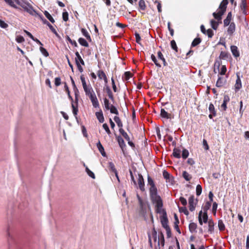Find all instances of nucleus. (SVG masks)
Returning <instances> with one entry per match:
<instances>
[{"mask_svg": "<svg viewBox=\"0 0 249 249\" xmlns=\"http://www.w3.org/2000/svg\"><path fill=\"white\" fill-rule=\"evenodd\" d=\"M104 102L105 107L106 108V109L107 110H109L110 107V106L109 105V100L107 98H105L104 99Z\"/></svg>", "mask_w": 249, "mask_h": 249, "instance_id": "nucleus-47", "label": "nucleus"}, {"mask_svg": "<svg viewBox=\"0 0 249 249\" xmlns=\"http://www.w3.org/2000/svg\"><path fill=\"white\" fill-rule=\"evenodd\" d=\"M218 227L220 231H223L225 229V224L222 220H218Z\"/></svg>", "mask_w": 249, "mask_h": 249, "instance_id": "nucleus-34", "label": "nucleus"}, {"mask_svg": "<svg viewBox=\"0 0 249 249\" xmlns=\"http://www.w3.org/2000/svg\"><path fill=\"white\" fill-rule=\"evenodd\" d=\"M86 172H87V174L90 177H91V178H95V175L91 171H90L89 168L88 167H86Z\"/></svg>", "mask_w": 249, "mask_h": 249, "instance_id": "nucleus-39", "label": "nucleus"}, {"mask_svg": "<svg viewBox=\"0 0 249 249\" xmlns=\"http://www.w3.org/2000/svg\"><path fill=\"white\" fill-rule=\"evenodd\" d=\"M211 205L212 203L211 202L207 201L206 202L205 205L203 208L204 213H207V211L210 209Z\"/></svg>", "mask_w": 249, "mask_h": 249, "instance_id": "nucleus-36", "label": "nucleus"}, {"mask_svg": "<svg viewBox=\"0 0 249 249\" xmlns=\"http://www.w3.org/2000/svg\"><path fill=\"white\" fill-rule=\"evenodd\" d=\"M188 202L190 211L191 212H193L195 210L197 202V199L195 201V196L193 195H192L189 197Z\"/></svg>", "mask_w": 249, "mask_h": 249, "instance_id": "nucleus-4", "label": "nucleus"}, {"mask_svg": "<svg viewBox=\"0 0 249 249\" xmlns=\"http://www.w3.org/2000/svg\"><path fill=\"white\" fill-rule=\"evenodd\" d=\"M43 22L44 24H46L49 27V28L52 31V32L54 31L55 29L46 19H45L43 20Z\"/></svg>", "mask_w": 249, "mask_h": 249, "instance_id": "nucleus-58", "label": "nucleus"}, {"mask_svg": "<svg viewBox=\"0 0 249 249\" xmlns=\"http://www.w3.org/2000/svg\"><path fill=\"white\" fill-rule=\"evenodd\" d=\"M162 175L164 178L166 179V182H167L168 179L171 176L170 174L166 170H164L163 171Z\"/></svg>", "mask_w": 249, "mask_h": 249, "instance_id": "nucleus-55", "label": "nucleus"}, {"mask_svg": "<svg viewBox=\"0 0 249 249\" xmlns=\"http://www.w3.org/2000/svg\"><path fill=\"white\" fill-rule=\"evenodd\" d=\"M163 215L160 217V221L162 226L163 228L165 229L169 227L168 225V220L167 217V213L166 211H162Z\"/></svg>", "mask_w": 249, "mask_h": 249, "instance_id": "nucleus-5", "label": "nucleus"}, {"mask_svg": "<svg viewBox=\"0 0 249 249\" xmlns=\"http://www.w3.org/2000/svg\"><path fill=\"white\" fill-rule=\"evenodd\" d=\"M95 115L100 123H103L104 122V117L101 109H100L99 111L96 112Z\"/></svg>", "mask_w": 249, "mask_h": 249, "instance_id": "nucleus-11", "label": "nucleus"}, {"mask_svg": "<svg viewBox=\"0 0 249 249\" xmlns=\"http://www.w3.org/2000/svg\"><path fill=\"white\" fill-rule=\"evenodd\" d=\"M104 89L107 92L109 98L112 101H114V97H113V93H112L110 88L108 86H107Z\"/></svg>", "mask_w": 249, "mask_h": 249, "instance_id": "nucleus-21", "label": "nucleus"}, {"mask_svg": "<svg viewBox=\"0 0 249 249\" xmlns=\"http://www.w3.org/2000/svg\"><path fill=\"white\" fill-rule=\"evenodd\" d=\"M202 193V187L200 185L198 184L196 187V194L197 196L201 195Z\"/></svg>", "mask_w": 249, "mask_h": 249, "instance_id": "nucleus-53", "label": "nucleus"}, {"mask_svg": "<svg viewBox=\"0 0 249 249\" xmlns=\"http://www.w3.org/2000/svg\"><path fill=\"white\" fill-rule=\"evenodd\" d=\"M209 110L211 113L213 114V115H216V112L214 109V107L212 103H211L209 107Z\"/></svg>", "mask_w": 249, "mask_h": 249, "instance_id": "nucleus-41", "label": "nucleus"}, {"mask_svg": "<svg viewBox=\"0 0 249 249\" xmlns=\"http://www.w3.org/2000/svg\"><path fill=\"white\" fill-rule=\"evenodd\" d=\"M89 97L90 98V100L91 102L97 100V98L96 97L95 92H93L92 94H90V95H89Z\"/></svg>", "mask_w": 249, "mask_h": 249, "instance_id": "nucleus-60", "label": "nucleus"}, {"mask_svg": "<svg viewBox=\"0 0 249 249\" xmlns=\"http://www.w3.org/2000/svg\"><path fill=\"white\" fill-rule=\"evenodd\" d=\"M196 228H197L196 224L195 223H194V222H192V223H190V224L189 225V231L191 233L196 232Z\"/></svg>", "mask_w": 249, "mask_h": 249, "instance_id": "nucleus-23", "label": "nucleus"}, {"mask_svg": "<svg viewBox=\"0 0 249 249\" xmlns=\"http://www.w3.org/2000/svg\"><path fill=\"white\" fill-rule=\"evenodd\" d=\"M153 203L155 204L156 207V212L159 213H162L163 214L162 211H165L164 209H162L163 207V202L162 200L160 199V205H159V201H154L152 202Z\"/></svg>", "mask_w": 249, "mask_h": 249, "instance_id": "nucleus-6", "label": "nucleus"}, {"mask_svg": "<svg viewBox=\"0 0 249 249\" xmlns=\"http://www.w3.org/2000/svg\"><path fill=\"white\" fill-rule=\"evenodd\" d=\"M76 104V103H75ZM77 104H76V106L74 105V104L73 103H71V107L72 108V113L73 115H74L75 119H76L77 121L78 122V118L77 117V113L78 111V107H77Z\"/></svg>", "mask_w": 249, "mask_h": 249, "instance_id": "nucleus-22", "label": "nucleus"}, {"mask_svg": "<svg viewBox=\"0 0 249 249\" xmlns=\"http://www.w3.org/2000/svg\"><path fill=\"white\" fill-rule=\"evenodd\" d=\"M139 5L141 10H144L145 9V2L143 0H140L139 2Z\"/></svg>", "mask_w": 249, "mask_h": 249, "instance_id": "nucleus-52", "label": "nucleus"}, {"mask_svg": "<svg viewBox=\"0 0 249 249\" xmlns=\"http://www.w3.org/2000/svg\"><path fill=\"white\" fill-rule=\"evenodd\" d=\"M16 40L18 43H22L24 41V38L22 36H17Z\"/></svg>", "mask_w": 249, "mask_h": 249, "instance_id": "nucleus-62", "label": "nucleus"}, {"mask_svg": "<svg viewBox=\"0 0 249 249\" xmlns=\"http://www.w3.org/2000/svg\"><path fill=\"white\" fill-rule=\"evenodd\" d=\"M235 30V24L234 22H231L229 24L227 32L229 35L231 36Z\"/></svg>", "mask_w": 249, "mask_h": 249, "instance_id": "nucleus-12", "label": "nucleus"}, {"mask_svg": "<svg viewBox=\"0 0 249 249\" xmlns=\"http://www.w3.org/2000/svg\"><path fill=\"white\" fill-rule=\"evenodd\" d=\"M201 42V38L199 37H196V38H195L193 40V41H192V44H191V47H196V46H197V45L200 44Z\"/></svg>", "mask_w": 249, "mask_h": 249, "instance_id": "nucleus-27", "label": "nucleus"}, {"mask_svg": "<svg viewBox=\"0 0 249 249\" xmlns=\"http://www.w3.org/2000/svg\"><path fill=\"white\" fill-rule=\"evenodd\" d=\"M63 20L67 21L69 19V14L67 12H64L62 14Z\"/></svg>", "mask_w": 249, "mask_h": 249, "instance_id": "nucleus-63", "label": "nucleus"}, {"mask_svg": "<svg viewBox=\"0 0 249 249\" xmlns=\"http://www.w3.org/2000/svg\"><path fill=\"white\" fill-rule=\"evenodd\" d=\"M228 3V0H223L219 5V9L220 10L217 12H214L213 14V17L218 20H221L222 16L226 10L227 5Z\"/></svg>", "mask_w": 249, "mask_h": 249, "instance_id": "nucleus-1", "label": "nucleus"}, {"mask_svg": "<svg viewBox=\"0 0 249 249\" xmlns=\"http://www.w3.org/2000/svg\"><path fill=\"white\" fill-rule=\"evenodd\" d=\"M231 52L232 53V55L235 57H237L239 56L240 53H239V51L238 50V48L237 46H234V45H231Z\"/></svg>", "mask_w": 249, "mask_h": 249, "instance_id": "nucleus-10", "label": "nucleus"}, {"mask_svg": "<svg viewBox=\"0 0 249 249\" xmlns=\"http://www.w3.org/2000/svg\"><path fill=\"white\" fill-rule=\"evenodd\" d=\"M84 90L86 93V95L89 96L90 94H92L93 92H94L92 87L91 86H86L83 88Z\"/></svg>", "mask_w": 249, "mask_h": 249, "instance_id": "nucleus-19", "label": "nucleus"}, {"mask_svg": "<svg viewBox=\"0 0 249 249\" xmlns=\"http://www.w3.org/2000/svg\"><path fill=\"white\" fill-rule=\"evenodd\" d=\"M81 32H82L83 35L84 36H85L88 40L91 41V38H90V35H89V34L86 30V29H85L84 28H82L81 29Z\"/></svg>", "mask_w": 249, "mask_h": 249, "instance_id": "nucleus-32", "label": "nucleus"}, {"mask_svg": "<svg viewBox=\"0 0 249 249\" xmlns=\"http://www.w3.org/2000/svg\"><path fill=\"white\" fill-rule=\"evenodd\" d=\"M226 83V79L221 77H219L216 83V86L218 88H220L225 85Z\"/></svg>", "mask_w": 249, "mask_h": 249, "instance_id": "nucleus-9", "label": "nucleus"}, {"mask_svg": "<svg viewBox=\"0 0 249 249\" xmlns=\"http://www.w3.org/2000/svg\"><path fill=\"white\" fill-rule=\"evenodd\" d=\"M138 185L140 189L143 192L145 190L144 179L142 176L141 174H138Z\"/></svg>", "mask_w": 249, "mask_h": 249, "instance_id": "nucleus-7", "label": "nucleus"}, {"mask_svg": "<svg viewBox=\"0 0 249 249\" xmlns=\"http://www.w3.org/2000/svg\"><path fill=\"white\" fill-rule=\"evenodd\" d=\"M21 7L24 10V11L27 12L30 15L35 16L38 15L37 13L34 9L32 5L27 1L25 0L24 2L23 3H21Z\"/></svg>", "mask_w": 249, "mask_h": 249, "instance_id": "nucleus-3", "label": "nucleus"}, {"mask_svg": "<svg viewBox=\"0 0 249 249\" xmlns=\"http://www.w3.org/2000/svg\"><path fill=\"white\" fill-rule=\"evenodd\" d=\"M40 51L42 53V54L45 57H47L49 56V53L46 50V49L41 46L39 48Z\"/></svg>", "mask_w": 249, "mask_h": 249, "instance_id": "nucleus-44", "label": "nucleus"}, {"mask_svg": "<svg viewBox=\"0 0 249 249\" xmlns=\"http://www.w3.org/2000/svg\"><path fill=\"white\" fill-rule=\"evenodd\" d=\"M208 232L212 233L214 230V223L212 219H209L208 221Z\"/></svg>", "mask_w": 249, "mask_h": 249, "instance_id": "nucleus-14", "label": "nucleus"}, {"mask_svg": "<svg viewBox=\"0 0 249 249\" xmlns=\"http://www.w3.org/2000/svg\"><path fill=\"white\" fill-rule=\"evenodd\" d=\"M158 57L159 59H160L162 61L163 64L164 66L167 65V63L166 62L165 59L164 58L161 52L160 51H159L158 52Z\"/></svg>", "mask_w": 249, "mask_h": 249, "instance_id": "nucleus-25", "label": "nucleus"}, {"mask_svg": "<svg viewBox=\"0 0 249 249\" xmlns=\"http://www.w3.org/2000/svg\"><path fill=\"white\" fill-rule=\"evenodd\" d=\"M160 116L165 119H169L171 118V114L166 111L165 108H161L160 109Z\"/></svg>", "mask_w": 249, "mask_h": 249, "instance_id": "nucleus-16", "label": "nucleus"}, {"mask_svg": "<svg viewBox=\"0 0 249 249\" xmlns=\"http://www.w3.org/2000/svg\"><path fill=\"white\" fill-rule=\"evenodd\" d=\"M210 23H211V25L212 28L213 30H216L218 27V25L217 22L216 21H215L214 20L212 19L210 21Z\"/></svg>", "mask_w": 249, "mask_h": 249, "instance_id": "nucleus-40", "label": "nucleus"}, {"mask_svg": "<svg viewBox=\"0 0 249 249\" xmlns=\"http://www.w3.org/2000/svg\"><path fill=\"white\" fill-rule=\"evenodd\" d=\"M114 120L118 126L120 128L123 127V124L120 119V118L117 116L114 117Z\"/></svg>", "mask_w": 249, "mask_h": 249, "instance_id": "nucleus-31", "label": "nucleus"}, {"mask_svg": "<svg viewBox=\"0 0 249 249\" xmlns=\"http://www.w3.org/2000/svg\"><path fill=\"white\" fill-rule=\"evenodd\" d=\"M202 213H203V212H202V210H201L199 212V213H198V219L199 223L200 225H203V222H202V216H203Z\"/></svg>", "mask_w": 249, "mask_h": 249, "instance_id": "nucleus-59", "label": "nucleus"}, {"mask_svg": "<svg viewBox=\"0 0 249 249\" xmlns=\"http://www.w3.org/2000/svg\"><path fill=\"white\" fill-rule=\"evenodd\" d=\"M66 39L68 40L71 45H74V47H77L78 46L77 43L75 40H72L71 39V38L68 36H66Z\"/></svg>", "mask_w": 249, "mask_h": 249, "instance_id": "nucleus-48", "label": "nucleus"}, {"mask_svg": "<svg viewBox=\"0 0 249 249\" xmlns=\"http://www.w3.org/2000/svg\"><path fill=\"white\" fill-rule=\"evenodd\" d=\"M152 236L154 238V240L155 242L158 241V236L157 235V232L156 231L155 228H153L152 231Z\"/></svg>", "mask_w": 249, "mask_h": 249, "instance_id": "nucleus-51", "label": "nucleus"}, {"mask_svg": "<svg viewBox=\"0 0 249 249\" xmlns=\"http://www.w3.org/2000/svg\"><path fill=\"white\" fill-rule=\"evenodd\" d=\"M189 151L186 149H183L182 152V157L184 159H186L189 156Z\"/></svg>", "mask_w": 249, "mask_h": 249, "instance_id": "nucleus-45", "label": "nucleus"}, {"mask_svg": "<svg viewBox=\"0 0 249 249\" xmlns=\"http://www.w3.org/2000/svg\"><path fill=\"white\" fill-rule=\"evenodd\" d=\"M124 80L128 81L132 76V74L130 71H126L124 73Z\"/></svg>", "mask_w": 249, "mask_h": 249, "instance_id": "nucleus-49", "label": "nucleus"}, {"mask_svg": "<svg viewBox=\"0 0 249 249\" xmlns=\"http://www.w3.org/2000/svg\"><path fill=\"white\" fill-rule=\"evenodd\" d=\"M147 181H148V184L150 185V187L151 186H155V183L154 182V181L152 179V178L150 177V176H148V178H147Z\"/></svg>", "mask_w": 249, "mask_h": 249, "instance_id": "nucleus-61", "label": "nucleus"}, {"mask_svg": "<svg viewBox=\"0 0 249 249\" xmlns=\"http://www.w3.org/2000/svg\"><path fill=\"white\" fill-rule=\"evenodd\" d=\"M229 54L224 51H221L219 55V59H227L229 58Z\"/></svg>", "mask_w": 249, "mask_h": 249, "instance_id": "nucleus-26", "label": "nucleus"}, {"mask_svg": "<svg viewBox=\"0 0 249 249\" xmlns=\"http://www.w3.org/2000/svg\"><path fill=\"white\" fill-rule=\"evenodd\" d=\"M236 76L237 79L235 84V89L236 91H237L242 88V82L239 73H236Z\"/></svg>", "mask_w": 249, "mask_h": 249, "instance_id": "nucleus-8", "label": "nucleus"}, {"mask_svg": "<svg viewBox=\"0 0 249 249\" xmlns=\"http://www.w3.org/2000/svg\"><path fill=\"white\" fill-rule=\"evenodd\" d=\"M179 211L180 213H183L186 215H188L189 213L185 207H180L178 206Z\"/></svg>", "mask_w": 249, "mask_h": 249, "instance_id": "nucleus-37", "label": "nucleus"}, {"mask_svg": "<svg viewBox=\"0 0 249 249\" xmlns=\"http://www.w3.org/2000/svg\"><path fill=\"white\" fill-rule=\"evenodd\" d=\"M119 131L126 141L129 140V137L122 128H119Z\"/></svg>", "mask_w": 249, "mask_h": 249, "instance_id": "nucleus-28", "label": "nucleus"}, {"mask_svg": "<svg viewBox=\"0 0 249 249\" xmlns=\"http://www.w3.org/2000/svg\"><path fill=\"white\" fill-rule=\"evenodd\" d=\"M44 14L45 17L52 23H53L55 21L50 14L47 11L44 12Z\"/></svg>", "mask_w": 249, "mask_h": 249, "instance_id": "nucleus-30", "label": "nucleus"}, {"mask_svg": "<svg viewBox=\"0 0 249 249\" xmlns=\"http://www.w3.org/2000/svg\"><path fill=\"white\" fill-rule=\"evenodd\" d=\"M54 84L56 87H58L61 84V79L60 77H56L54 80Z\"/></svg>", "mask_w": 249, "mask_h": 249, "instance_id": "nucleus-64", "label": "nucleus"}, {"mask_svg": "<svg viewBox=\"0 0 249 249\" xmlns=\"http://www.w3.org/2000/svg\"><path fill=\"white\" fill-rule=\"evenodd\" d=\"M180 150L177 148H175L173 150V155L174 157L179 159L181 157Z\"/></svg>", "mask_w": 249, "mask_h": 249, "instance_id": "nucleus-24", "label": "nucleus"}, {"mask_svg": "<svg viewBox=\"0 0 249 249\" xmlns=\"http://www.w3.org/2000/svg\"><path fill=\"white\" fill-rule=\"evenodd\" d=\"M98 76L100 79H106V75L103 71H99L98 72Z\"/></svg>", "mask_w": 249, "mask_h": 249, "instance_id": "nucleus-46", "label": "nucleus"}, {"mask_svg": "<svg viewBox=\"0 0 249 249\" xmlns=\"http://www.w3.org/2000/svg\"><path fill=\"white\" fill-rule=\"evenodd\" d=\"M108 168L109 170L113 173L116 172V171H117L115 167V165L112 162H108Z\"/></svg>", "mask_w": 249, "mask_h": 249, "instance_id": "nucleus-42", "label": "nucleus"}, {"mask_svg": "<svg viewBox=\"0 0 249 249\" xmlns=\"http://www.w3.org/2000/svg\"><path fill=\"white\" fill-rule=\"evenodd\" d=\"M171 48L175 50L176 52H178V47L177 46L176 43L174 40H172L171 41Z\"/></svg>", "mask_w": 249, "mask_h": 249, "instance_id": "nucleus-54", "label": "nucleus"}, {"mask_svg": "<svg viewBox=\"0 0 249 249\" xmlns=\"http://www.w3.org/2000/svg\"><path fill=\"white\" fill-rule=\"evenodd\" d=\"M227 71V68L225 65H222L221 67L219 74L221 75H224Z\"/></svg>", "mask_w": 249, "mask_h": 249, "instance_id": "nucleus-56", "label": "nucleus"}, {"mask_svg": "<svg viewBox=\"0 0 249 249\" xmlns=\"http://www.w3.org/2000/svg\"><path fill=\"white\" fill-rule=\"evenodd\" d=\"M97 148L98 149V150L99 151V152H100V153L102 155V156L106 157V152L105 151L104 148L103 146V145H102V144L101 143L100 141H99L97 143Z\"/></svg>", "mask_w": 249, "mask_h": 249, "instance_id": "nucleus-15", "label": "nucleus"}, {"mask_svg": "<svg viewBox=\"0 0 249 249\" xmlns=\"http://www.w3.org/2000/svg\"><path fill=\"white\" fill-rule=\"evenodd\" d=\"M78 42L80 45L84 47H88L89 44L88 42L83 38L80 37L78 39Z\"/></svg>", "mask_w": 249, "mask_h": 249, "instance_id": "nucleus-29", "label": "nucleus"}, {"mask_svg": "<svg viewBox=\"0 0 249 249\" xmlns=\"http://www.w3.org/2000/svg\"><path fill=\"white\" fill-rule=\"evenodd\" d=\"M110 110V112L111 113L114 114L116 115L119 114V112L117 109V108L113 105H111L110 107V108L109 109Z\"/></svg>", "mask_w": 249, "mask_h": 249, "instance_id": "nucleus-35", "label": "nucleus"}, {"mask_svg": "<svg viewBox=\"0 0 249 249\" xmlns=\"http://www.w3.org/2000/svg\"><path fill=\"white\" fill-rule=\"evenodd\" d=\"M202 222L204 223H208V216L207 214V213H203V216H202Z\"/></svg>", "mask_w": 249, "mask_h": 249, "instance_id": "nucleus-50", "label": "nucleus"}, {"mask_svg": "<svg viewBox=\"0 0 249 249\" xmlns=\"http://www.w3.org/2000/svg\"><path fill=\"white\" fill-rule=\"evenodd\" d=\"M182 177L186 181H189L192 178L191 175L186 171L183 172Z\"/></svg>", "mask_w": 249, "mask_h": 249, "instance_id": "nucleus-33", "label": "nucleus"}, {"mask_svg": "<svg viewBox=\"0 0 249 249\" xmlns=\"http://www.w3.org/2000/svg\"><path fill=\"white\" fill-rule=\"evenodd\" d=\"M103 127L107 133L108 134V136H110V135L111 134V131L109 128V127L108 125L107 124H103Z\"/></svg>", "mask_w": 249, "mask_h": 249, "instance_id": "nucleus-43", "label": "nucleus"}, {"mask_svg": "<svg viewBox=\"0 0 249 249\" xmlns=\"http://www.w3.org/2000/svg\"><path fill=\"white\" fill-rule=\"evenodd\" d=\"M231 16H232L231 13L229 12L228 14V15H227L226 18L224 20V24L225 26H227L230 24H231L230 21L231 19Z\"/></svg>", "mask_w": 249, "mask_h": 249, "instance_id": "nucleus-17", "label": "nucleus"}, {"mask_svg": "<svg viewBox=\"0 0 249 249\" xmlns=\"http://www.w3.org/2000/svg\"><path fill=\"white\" fill-rule=\"evenodd\" d=\"M247 6V2L246 0H241V3L240 5L241 10L242 11V13L244 15L247 14V11L246 10Z\"/></svg>", "mask_w": 249, "mask_h": 249, "instance_id": "nucleus-20", "label": "nucleus"}, {"mask_svg": "<svg viewBox=\"0 0 249 249\" xmlns=\"http://www.w3.org/2000/svg\"><path fill=\"white\" fill-rule=\"evenodd\" d=\"M5 1L11 7L16 9L18 8V7L14 4V1L12 0H6Z\"/></svg>", "mask_w": 249, "mask_h": 249, "instance_id": "nucleus-57", "label": "nucleus"}, {"mask_svg": "<svg viewBox=\"0 0 249 249\" xmlns=\"http://www.w3.org/2000/svg\"><path fill=\"white\" fill-rule=\"evenodd\" d=\"M149 193L150 197L152 202L158 201L159 202H160V199L161 198L160 196L158 195L157 189L155 185L150 187L149 189ZM160 204H159V205H160Z\"/></svg>", "mask_w": 249, "mask_h": 249, "instance_id": "nucleus-2", "label": "nucleus"}, {"mask_svg": "<svg viewBox=\"0 0 249 249\" xmlns=\"http://www.w3.org/2000/svg\"><path fill=\"white\" fill-rule=\"evenodd\" d=\"M117 142L119 145V146L122 149V150H123L124 148L126 146L124 139H123V138L121 136H119L117 137Z\"/></svg>", "mask_w": 249, "mask_h": 249, "instance_id": "nucleus-13", "label": "nucleus"}, {"mask_svg": "<svg viewBox=\"0 0 249 249\" xmlns=\"http://www.w3.org/2000/svg\"><path fill=\"white\" fill-rule=\"evenodd\" d=\"M158 241H159L160 242V245H161L162 247H164V243H165V240H164V235L161 231H160L159 233Z\"/></svg>", "mask_w": 249, "mask_h": 249, "instance_id": "nucleus-18", "label": "nucleus"}, {"mask_svg": "<svg viewBox=\"0 0 249 249\" xmlns=\"http://www.w3.org/2000/svg\"><path fill=\"white\" fill-rule=\"evenodd\" d=\"M151 59L154 62V63H155V64L156 65V66L159 68H160L161 67V65L158 62V61H157V59L156 57V56L154 55V54H151Z\"/></svg>", "mask_w": 249, "mask_h": 249, "instance_id": "nucleus-38", "label": "nucleus"}]
</instances>
